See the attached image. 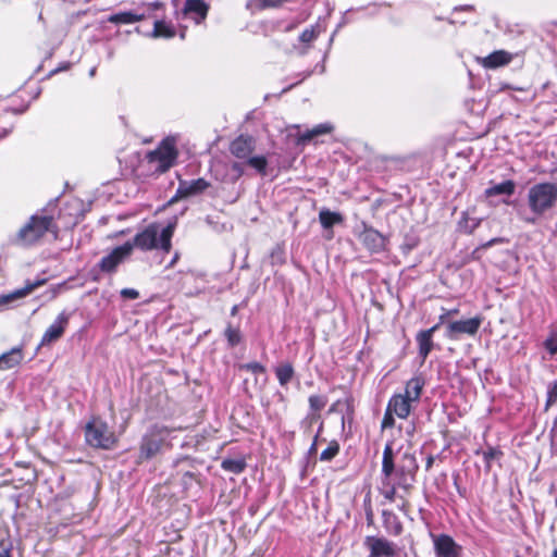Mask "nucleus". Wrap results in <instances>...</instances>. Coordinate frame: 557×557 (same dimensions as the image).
Returning <instances> with one entry per match:
<instances>
[{"label":"nucleus","mask_w":557,"mask_h":557,"mask_svg":"<svg viewBox=\"0 0 557 557\" xmlns=\"http://www.w3.org/2000/svg\"><path fill=\"white\" fill-rule=\"evenodd\" d=\"M210 187V183L205 178H197L193 181H181L176 189L175 195L170 200V203L177 201L178 199L188 198L191 196L199 195Z\"/></svg>","instance_id":"12"},{"label":"nucleus","mask_w":557,"mask_h":557,"mask_svg":"<svg viewBox=\"0 0 557 557\" xmlns=\"http://www.w3.org/2000/svg\"><path fill=\"white\" fill-rule=\"evenodd\" d=\"M177 259H178V253H175V256L173 257L169 267H173V264L177 261Z\"/></svg>","instance_id":"50"},{"label":"nucleus","mask_w":557,"mask_h":557,"mask_svg":"<svg viewBox=\"0 0 557 557\" xmlns=\"http://www.w3.org/2000/svg\"><path fill=\"white\" fill-rule=\"evenodd\" d=\"M48 232L58 233V227L50 215H32L29 221L16 234V244L29 247L38 243Z\"/></svg>","instance_id":"3"},{"label":"nucleus","mask_w":557,"mask_h":557,"mask_svg":"<svg viewBox=\"0 0 557 557\" xmlns=\"http://www.w3.org/2000/svg\"><path fill=\"white\" fill-rule=\"evenodd\" d=\"M393 414H395V413L393 411H388V407H387L385 414L383 417V420H382V424H381L382 429H388V428L394 426L395 419H394Z\"/></svg>","instance_id":"40"},{"label":"nucleus","mask_w":557,"mask_h":557,"mask_svg":"<svg viewBox=\"0 0 557 557\" xmlns=\"http://www.w3.org/2000/svg\"><path fill=\"white\" fill-rule=\"evenodd\" d=\"M133 251L132 242H126L125 244L114 248L109 255L104 256L98 267L104 273H114L116 268L126 260Z\"/></svg>","instance_id":"11"},{"label":"nucleus","mask_w":557,"mask_h":557,"mask_svg":"<svg viewBox=\"0 0 557 557\" xmlns=\"http://www.w3.org/2000/svg\"><path fill=\"white\" fill-rule=\"evenodd\" d=\"M285 0H248L247 8L250 10H264L268 8H276Z\"/></svg>","instance_id":"29"},{"label":"nucleus","mask_w":557,"mask_h":557,"mask_svg":"<svg viewBox=\"0 0 557 557\" xmlns=\"http://www.w3.org/2000/svg\"><path fill=\"white\" fill-rule=\"evenodd\" d=\"M459 310L457 308L445 310L444 313L440 315V323H447V319L451 315L458 314Z\"/></svg>","instance_id":"43"},{"label":"nucleus","mask_w":557,"mask_h":557,"mask_svg":"<svg viewBox=\"0 0 557 557\" xmlns=\"http://www.w3.org/2000/svg\"><path fill=\"white\" fill-rule=\"evenodd\" d=\"M510 61L511 55L508 52L504 50H498L485 57L482 60V64L488 69H496L498 66L508 64Z\"/></svg>","instance_id":"20"},{"label":"nucleus","mask_w":557,"mask_h":557,"mask_svg":"<svg viewBox=\"0 0 557 557\" xmlns=\"http://www.w3.org/2000/svg\"><path fill=\"white\" fill-rule=\"evenodd\" d=\"M170 433L171 429L165 425H152L141 438L139 459L148 460L154 457L160 451Z\"/></svg>","instance_id":"7"},{"label":"nucleus","mask_w":557,"mask_h":557,"mask_svg":"<svg viewBox=\"0 0 557 557\" xmlns=\"http://www.w3.org/2000/svg\"><path fill=\"white\" fill-rule=\"evenodd\" d=\"M121 297L124 298V299H137L139 297V293L138 290L134 289V288H123L121 290Z\"/></svg>","instance_id":"41"},{"label":"nucleus","mask_w":557,"mask_h":557,"mask_svg":"<svg viewBox=\"0 0 557 557\" xmlns=\"http://www.w3.org/2000/svg\"><path fill=\"white\" fill-rule=\"evenodd\" d=\"M23 360L21 347H14L0 356V370H9L18 366Z\"/></svg>","instance_id":"19"},{"label":"nucleus","mask_w":557,"mask_h":557,"mask_svg":"<svg viewBox=\"0 0 557 557\" xmlns=\"http://www.w3.org/2000/svg\"><path fill=\"white\" fill-rule=\"evenodd\" d=\"M174 233V225L169 224L163 227L161 232L159 226L151 224L147 226L143 232L135 235L133 240V248L137 247L141 250L162 249L164 252L171 250V239Z\"/></svg>","instance_id":"1"},{"label":"nucleus","mask_w":557,"mask_h":557,"mask_svg":"<svg viewBox=\"0 0 557 557\" xmlns=\"http://www.w3.org/2000/svg\"><path fill=\"white\" fill-rule=\"evenodd\" d=\"M274 371L281 386H286L295 376L294 367L289 362L278 364Z\"/></svg>","instance_id":"25"},{"label":"nucleus","mask_w":557,"mask_h":557,"mask_svg":"<svg viewBox=\"0 0 557 557\" xmlns=\"http://www.w3.org/2000/svg\"><path fill=\"white\" fill-rule=\"evenodd\" d=\"M221 466L224 470L238 474L245 470L246 462L243 459H224Z\"/></svg>","instance_id":"30"},{"label":"nucleus","mask_w":557,"mask_h":557,"mask_svg":"<svg viewBox=\"0 0 557 557\" xmlns=\"http://www.w3.org/2000/svg\"><path fill=\"white\" fill-rule=\"evenodd\" d=\"M231 169H232L233 172L236 173V178H239L244 174V166L239 162H234L231 165Z\"/></svg>","instance_id":"44"},{"label":"nucleus","mask_w":557,"mask_h":557,"mask_svg":"<svg viewBox=\"0 0 557 557\" xmlns=\"http://www.w3.org/2000/svg\"><path fill=\"white\" fill-rule=\"evenodd\" d=\"M147 157L149 162L157 163L158 171H168L174 164L177 157L174 139H164L161 145L156 150L150 151Z\"/></svg>","instance_id":"9"},{"label":"nucleus","mask_w":557,"mask_h":557,"mask_svg":"<svg viewBox=\"0 0 557 557\" xmlns=\"http://www.w3.org/2000/svg\"><path fill=\"white\" fill-rule=\"evenodd\" d=\"M343 220V215L338 212H333L327 209H322L319 212V221L325 230H331L335 224L342 223Z\"/></svg>","instance_id":"24"},{"label":"nucleus","mask_w":557,"mask_h":557,"mask_svg":"<svg viewBox=\"0 0 557 557\" xmlns=\"http://www.w3.org/2000/svg\"><path fill=\"white\" fill-rule=\"evenodd\" d=\"M95 73H96V69H91L90 72H89L90 76H94Z\"/></svg>","instance_id":"52"},{"label":"nucleus","mask_w":557,"mask_h":557,"mask_svg":"<svg viewBox=\"0 0 557 557\" xmlns=\"http://www.w3.org/2000/svg\"><path fill=\"white\" fill-rule=\"evenodd\" d=\"M516 190V183L511 180L504 181L499 184L492 185L485 190V195L487 197H493L497 195H507L511 196Z\"/></svg>","instance_id":"22"},{"label":"nucleus","mask_w":557,"mask_h":557,"mask_svg":"<svg viewBox=\"0 0 557 557\" xmlns=\"http://www.w3.org/2000/svg\"><path fill=\"white\" fill-rule=\"evenodd\" d=\"M85 440L89 446L106 450L112 449L117 443L114 432L99 419H94L86 424Z\"/></svg>","instance_id":"5"},{"label":"nucleus","mask_w":557,"mask_h":557,"mask_svg":"<svg viewBox=\"0 0 557 557\" xmlns=\"http://www.w3.org/2000/svg\"><path fill=\"white\" fill-rule=\"evenodd\" d=\"M482 322L483 318L481 315L467 320L449 321L446 323L445 336L450 341H458L462 335L474 336Z\"/></svg>","instance_id":"10"},{"label":"nucleus","mask_w":557,"mask_h":557,"mask_svg":"<svg viewBox=\"0 0 557 557\" xmlns=\"http://www.w3.org/2000/svg\"><path fill=\"white\" fill-rule=\"evenodd\" d=\"M553 557H557V549L554 550Z\"/></svg>","instance_id":"54"},{"label":"nucleus","mask_w":557,"mask_h":557,"mask_svg":"<svg viewBox=\"0 0 557 557\" xmlns=\"http://www.w3.org/2000/svg\"><path fill=\"white\" fill-rule=\"evenodd\" d=\"M557 202V185L554 183H537L529 188L528 203L531 211L537 215L544 214Z\"/></svg>","instance_id":"4"},{"label":"nucleus","mask_w":557,"mask_h":557,"mask_svg":"<svg viewBox=\"0 0 557 557\" xmlns=\"http://www.w3.org/2000/svg\"><path fill=\"white\" fill-rule=\"evenodd\" d=\"M318 36V33L314 27L306 28L299 36V40L304 44H309L313 41Z\"/></svg>","instance_id":"37"},{"label":"nucleus","mask_w":557,"mask_h":557,"mask_svg":"<svg viewBox=\"0 0 557 557\" xmlns=\"http://www.w3.org/2000/svg\"><path fill=\"white\" fill-rule=\"evenodd\" d=\"M544 347L550 355L557 354V332H554L545 342Z\"/></svg>","instance_id":"38"},{"label":"nucleus","mask_w":557,"mask_h":557,"mask_svg":"<svg viewBox=\"0 0 557 557\" xmlns=\"http://www.w3.org/2000/svg\"><path fill=\"white\" fill-rule=\"evenodd\" d=\"M443 323H436L435 325H433L432 327L428 329L426 331H431V336L434 335V333L440 329V326L442 325Z\"/></svg>","instance_id":"45"},{"label":"nucleus","mask_w":557,"mask_h":557,"mask_svg":"<svg viewBox=\"0 0 557 557\" xmlns=\"http://www.w3.org/2000/svg\"><path fill=\"white\" fill-rule=\"evenodd\" d=\"M144 15L135 14L133 12H120L112 14L108 17V21L113 24H133L141 21Z\"/></svg>","instance_id":"27"},{"label":"nucleus","mask_w":557,"mask_h":557,"mask_svg":"<svg viewBox=\"0 0 557 557\" xmlns=\"http://www.w3.org/2000/svg\"><path fill=\"white\" fill-rule=\"evenodd\" d=\"M433 462H434V457L433 456H429L428 459H426V465H425L426 470L431 469Z\"/></svg>","instance_id":"46"},{"label":"nucleus","mask_w":557,"mask_h":557,"mask_svg":"<svg viewBox=\"0 0 557 557\" xmlns=\"http://www.w3.org/2000/svg\"><path fill=\"white\" fill-rule=\"evenodd\" d=\"M367 545L371 550L370 557H393L395 555L393 544L385 539L369 536Z\"/></svg>","instance_id":"17"},{"label":"nucleus","mask_w":557,"mask_h":557,"mask_svg":"<svg viewBox=\"0 0 557 557\" xmlns=\"http://www.w3.org/2000/svg\"><path fill=\"white\" fill-rule=\"evenodd\" d=\"M224 335L231 347L237 346L242 341L240 331L238 327H233L231 323L227 324Z\"/></svg>","instance_id":"32"},{"label":"nucleus","mask_w":557,"mask_h":557,"mask_svg":"<svg viewBox=\"0 0 557 557\" xmlns=\"http://www.w3.org/2000/svg\"><path fill=\"white\" fill-rule=\"evenodd\" d=\"M395 471V454L393 450L392 443H387L383 450V458H382V479H381V494L382 496L388 500L389 503H393L397 497V482H392V475Z\"/></svg>","instance_id":"6"},{"label":"nucleus","mask_w":557,"mask_h":557,"mask_svg":"<svg viewBox=\"0 0 557 557\" xmlns=\"http://www.w3.org/2000/svg\"><path fill=\"white\" fill-rule=\"evenodd\" d=\"M240 369L250 371L255 374L265 372V368L261 363L256 361L242 364Z\"/></svg>","instance_id":"39"},{"label":"nucleus","mask_w":557,"mask_h":557,"mask_svg":"<svg viewBox=\"0 0 557 557\" xmlns=\"http://www.w3.org/2000/svg\"><path fill=\"white\" fill-rule=\"evenodd\" d=\"M557 401V381L549 383L547 388V400L545 410L553 406Z\"/></svg>","instance_id":"36"},{"label":"nucleus","mask_w":557,"mask_h":557,"mask_svg":"<svg viewBox=\"0 0 557 557\" xmlns=\"http://www.w3.org/2000/svg\"><path fill=\"white\" fill-rule=\"evenodd\" d=\"M317 440H318V435H315L314 441H313V443H312V445H311V447H310V449H309V451H310V453L315 451V447H317Z\"/></svg>","instance_id":"47"},{"label":"nucleus","mask_w":557,"mask_h":557,"mask_svg":"<svg viewBox=\"0 0 557 557\" xmlns=\"http://www.w3.org/2000/svg\"><path fill=\"white\" fill-rule=\"evenodd\" d=\"M237 311H238V306H233L232 309H231V314L232 315H236L237 314Z\"/></svg>","instance_id":"49"},{"label":"nucleus","mask_w":557,"mask_h":557,"mask_svg":"<svg viewBox=\"0 0 557 557\" xmlns=\"http://www.w3.org/2000/svg\"><path fill=\"white\" fill-rule=\"evenodd\" d=\"M256 149V139L250 135H239L230 145L231 153L237 158L247 160Z\"/></svg>","instance_id":"14"},{"label":"nucleus","mask_w":557,"mask_h":557,"mask_svg":"<svg viewBox=\"0 0 557 557\" xmlns=\"http://www.w3.org/2000/svg\"><path fill=\"white\" fill-rule=\"evenodd\" d=\"M246 164L255 169L261 175L267 174L268 160L264 156H250L246 160Z\"/></svg>","instance_id":"28"},{"label":"nucleus","mask_w":557,"mask_h":557,"mask_svg":"<svg viewBox=\"0 0 557 557\" xmlns=\"http://www.w3.org/2000/svg\"><path fill=\"white\" fill-rule=\"evenodd\" d=\"M327 403V399L323 395H311L309 397V406L310 409L314 412H319L322 410Z\"/></svg>","instance_id":"34"},{"label":"nucleus","mask_w":557,"mask_h":557,"mask_svg":"<svg viewBox=\"0 0 557 557\" xmlns=\"http://www.w3.org/2000/svg\"><path fill=\"white\" fill-rule=\"evenodd\" d=\"M498 455H500V451L495 448H488L487 450L483 451V458L487 466H490L491 461L496 458Z\"/></svg>","instance_id":"42"},{"label":"nucleus","mask_w":557,"mask_h":557,"mask_svg":"<svg viewBox=\"0 0 557 557\" xmlns=\"http://www.w3.org/2000/svg\"><path fill=\"white\" fill-rule=\"evenodd\" d=\"M359 238L364 247L371 252H381L385 249V236L373 227H364Z\"/></svg>","instance_id":"16"},{"label":"nucleus","mask_w":557,"mask_h":557,"mask_svg":"<svg viewBox=\"0 0 557 557\" xmlns=\"http://www.w3.org/2000/svg\"><path fill=\"white\" fill-rule=\"evenodd\" d=\"M69 319L67 313L61 312L42 335L41 345L46 346L60 339L69 324Z\"/></svg>","instance_id":"15"},{"label":"nucleus","mask_w":557,"mask_h":557,"mask_svg":"<svg viewBox=\"0 0 557 557\" xmlns=\"http://www.w3.org/2000/svg\"><path fill=\"white\" fill-rule=\"evenodd\" d=\"M184 12L195 13L199 18L203 20L208 12V7L202 0H187L185 2Z\"/></svg>","instance_id":"26"},{"label":"nucleus","mask_w":557,"mask_h":557,"mask_svg":"<svg viewBox=\"0 0 557 557\" xmlns=\"http://www.w3.org/2000/svg\"><path fill=\"white\" fill-rule=\"evenodd\" d=\"M0 557H11L10 552L8 549L0 552Z\"/></svg>","instance_id":"48"},{"label":"nucleus","mask_w":557,"mask_h":557,"mask_svg":"<svg viewBox=\"0 0 557 557\" xmlns=\"http://www.w3.org/2000/svg\"><path fill=\"white\" fill-rule=\"evenodd\" d=\"M423 386L422 377H411L406 384L404 394H395L391 397L387 404L388 411H393L400 419H406L410 414L412 404L419 401Z\"/></svg>","instance_id":"2"},{"label":"nucleus","mask_w":557,"mask_h":557,"mask_svg":"<svg viewBox=\"0 0 557 557\" xmlns=\"http://www.w3.org/2000/svg\"><path fill=\"white\" fill-rule=\"evenodd\" d=\"M339 451V444L335 441L331 442L329 446L321 453V461H331Z\"/></svg>","instance_id":"33"},{"label":"nucleus","mask_w":557,"mask_h":557,"mask_svg":"<svg viewBox=\"0 0 557 557\" xmlns=\"http://www.w3.org/2000/svg\"><path fill=\"white\" fill-rule=\"evenodd\" d=\"M416 342L418 344V354L422 359V362L425 361L430 352L434 347L433 336H431V331H420L416 335Z\"/></svg>","instance_id":"18"},{"label":"nucleus","mask_w":557,"mask_h":557,"mask_svg":"<svg viewBox=\"0 0 557 557\" xmlns=\"http://www.w3.org/2000/svg\"><path fill=\"white\" fill-rule=\"evenodd\" d=\"M436 557H460L461 546L451 536L440 534L433 536Z\"/></svg>","instance_id":"13"},{"label":"nucleus","mask_w":557,"mask_h":557,"mask_svg":"<svg viewBox=\"0 0 557 557\" xmlns=\"http://www.w3.org/2000/svg\"><path fill=\"white\" fill-rule=\"evenodd\" d=\"M459 225L465 232L472 233L478 227L479 221L470 219L468 213L463 212Z\"/></svg>","instance_id":"35"},{"label":"nucleus","mask_w":557,"mask_h":557,"mask_svg":"<svg viewBox=\"0 0 557 557\" xmlns=\"http://www.w3.org/2000/svg\"><path fill=\"white\" fill-rule=\"evenodd\" d=\"M525 221H527L528 223H535V219H533V218H532V219H525Z\"/></svg>","instance_id":"51"},{"label":"nucleus","mask_w":557,"mask_h":557,"mask_svg":"<svg viewBox=\"0 0 557 557\" xmlns=\"http://www.w3.org/2000/svg\"><path fill=\"white\" fill-rule=\"evenodd\" d=\"M555 503H556V505H557V496H556Z\"/></svg>","instance_id":"55"},{"label":"nucleus","mask_w":557,"mask_h":557,"mask_svg":"<svg viewBox=\"0 0 557 557\" xmlns=\"http://www.w3.org/2000/svg\"><path fill=\"white\" fill-rule=\"evenodd\" d=\"M45 283H46L45 278L37 280L34 283H28V284H26L25 287H23L21 289H17L13 294H10V295L1 297L0 298V304H8V302H10L11 300H13L15 298L24 297V296L28 295L29 293H32L35 288L44 285Z\"/></svg>","instance_id":"23"},{"label":"nucleus","mask_w":557,"mask_h":557,"mask_svg":"<svg viewBox=\"0 0 557 557\" xmlns=\"http://www.w3.org/2000/svg\"><path fill=\"white\" fill-rule=\"evenodd\" d=\"M175 35L174 29L170 27L166 23L163 21H156L153 26V37H165L171 38Z\"/></svg>","instance_id":"31"},{"label":"nucleus","mask_w":557,"mask_h":557,"mask_svg":"<svg viewBox=\"0 0 557 557\" xmlns=\"http://www.w3.org/2000/svg\"><path fill=\"white\" fill-rule=\"evenodd\" d=\"M333 131V126L329 123L319 124L314 126L312 129L307 131L306 133L299 135L297 139L298 145H305L309 143L311 139H313L317 136L329 134Z\"/></svg>","instance_id":"21"},{"label":"nucleus","mask_w":557,"mask_h":557,"mask_svg":"<svg viewBox=\"0 0 557 557\" xmlns=\"http://www.w3.org/2000/svg\"><path fill=\"white\" fill-rule=\"evenodd\" d=\"M556 232H557V222H556Z\"/></svg>","instance_id":"56"},{"label":"nucleus","mask_w":557,"mask_h":557,"mask_svg":"<svg viewBox=\"0 0 557 557\" xmlns=\"http://www.w3.org/2000/svg\"><path fill=\"white\" fill-rule=\"evenodd\" d=\"M463 9L465 10H473V8L471 5H466Z\"/></svg>","instance_id":"53"},{"label":"nucleus","mask_w":557,"mask_h":557,"mask_svg":"<svg viewBox=\"0 0 557 557\" xmlns=\"http://www.w3.org/2000/svg\"><path fill=\"white\" fill-rule=\"evenodd\" d=\"M419 469L418 461L416 456L406 450L397 465L395 463V475L397 478L398 487L409 491L412 486V483L416 479L417 471Z\"/></svg>","instance_id":"8"}]
</instances>
